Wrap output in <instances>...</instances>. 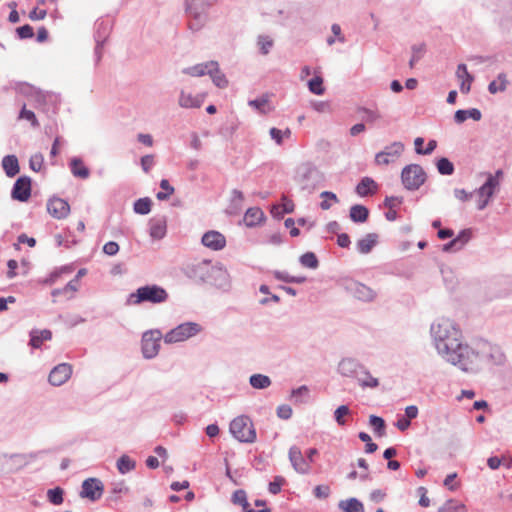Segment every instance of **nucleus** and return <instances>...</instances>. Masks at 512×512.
Segmentation results:
<instances>
[{
    "label": "nucleus",
    "mask_w": 512,
    "mask_h": 512,
    "mask_svg": "<svg viewBox=\"0 0 512 512\" xmlns=\"http://www.w3.org/2000/svg\"><path fill=\"white\" fill-rule=\"evenodd\" d=\"M430 336L438 356L466 373H478L487 365H502L506 357L499 346L487 341L474 345L464 342L462 331L451 319H436L430 326Z\"/></svg>",
    "instance_id": "nucleus-1"
},
{
    "label": "nucleus",
    "mask_w": 512,
    "mask_h": 512,
    "mask_svg": "<svg viewBox=\"0 0 512 512\" xmlns=\"http://www.w3.org/2000/svg\"><path fill=\"white\" fill-rule=\"evenodd\" d=\"M168 299L167 291L158 285H145L139 287L135 292L128 296L127 304L139 305L144 302L152 304L164 303Z\"/></svg>",
    "instance_id": "nucleus-2"
},
{
    "label": "nucleus",
    "mask_w": 512,
    "mask_h": 512,
    "mask_svg": "<svg viewBox=\"0 0 512 512\" xmlns=\"http://www.w3.org/2000/svg\"><path fill=\"white\" fill-rule=\"evenodd\" d=\"M216 0H186V11L189 16V28L199 31L208 20L207 10Z\"/></svg>",
    "instance_id": "nucleus-3"
},
{
    "label": "nucleus",
    "mask_w": 512,
    "mask_h": 512,
    "mask_svg": "<svg viewBox=\"0 0 512 512\" xmlns=\"http://www.w3.org/2000/svg\"><path fill=\"white\" fill-rule=\"evenodd\" d=\"M229 431L241 443H254L257 438L252 420L246 415L234 418L230 423Z\"/></svg>",
    "instance_id": "nucleus-4"
},
{
    "label": "nucleus",
    "mask_w": 512,
    "mask_h": 512,
    "mask_svg": "<svg viewBox=\"0 0 512 512\" xmlns=\"http://www.w3.org/2000/svg\"><path fill=\"white\" fill-rule=\"evenodd\" d=\"M297 181L303 191L312 193L324 182V176L314 165L305 163L298 168Z\"/></svg>",
    "instance_id": "nucleus-5"
},
{
    "label": "nucleus",
    "mask_w": 512,
    "mask_h": 512,
    "mask_svg": "<svg viewBox=\"0 0 512 512\" xmlns=\"http://www.w3.org/2000/svg\"><path fill=\"white\" fill-rule=\"evenodd\" d=\"M202 327L196 322H184L167 332L163 339L167 344L183 342L200 333Z\"/></svg>",
    "instance_id": "nucleus-6"
},
{
    "label": "nucleus",
    "mask_w": 512,
    "mask_h": 512,
    "mask_svg": "<svg viewBox=\"0 0 512 512\" xmlns=\"http://www.w3.org/2000/svg\"><path fill=\"white\" fill-rule=\"evenodd\" d=\"M401 180L407 190H418L426 181V172L418 164H409L402 169Z\"/></svg>",
    "instance_id": "nucleus-7"
},
{
    "label": "nucleus",
    "mask_w": 512,
    "mask_h": 512,
    "mask_svg": "<svg viewBox=\"0 0 512 512\" xmlns=\"http://www.w3.org/2000/svg\"><path fill=\"white\" fill-rule=\"evenodd\" d=\"M162 337V333L158 329L148 330L143 333L141 350L145 359H153L158 355Z\"/></svg>",
    "instance_id": "nucleus-8"
},
{
    "label": "nucleus",
    "mask_w": 512,
    "mask_h": 512,
    "mask_svg": "<svg viewBox=\"0 0 512 512\" xmlns=\"http://www.w3.org/2000/svg\"><path fill=\"white\" fill-rule=\"evenodd\" d=\"M206 283L223 291H228L230 289V275L223 264L219 262L215 264L212 263Z\"/></svg>",
    "instance_id": "nucleus-9"
},
{
    "label": "nucleus",
    "mask_w": 512,
    "mask_h": 512,
    "mask_svg": "<svg viewBox=\"0 0 512 512\" xmlns=\"http://www.w3.org/2000/svg\"><path fill=\"white\" fill-rule=\"evenodd\" d=\"M343 286L349 294H351L354 298H356L359 301L371 302L377 296L375 290L354 279L344 280Z\"/></svg>",
    "instance_id": "nucleus-10"
},
{
    "label": "nucleus",
    "mask_w": 512,
    "mask_h": 512,
    "mask_svg": "<svg viewBox=\"0 0 512 512\" xmlns=\"http://www.w3.org/2000/svg\"><path fill=\"white\" fill-rule=\"evenodd\" d=\"M104 492V485L98 478H87L82 482L80 497L92 502L99 500Z\"/></svg>",
    "instance_id": "nucleus-11"
},
{
    "label": "nucleus",
    "mask_w": 512,
    "mask_h": 512,
    "mask_svg": "<svg viewBox=\"0 0 512 512\" xmlns=\"http://www.w3.org/2000/svg\"><path fill=\"white\" fill-rule=\"evenodd\" d=\"M404 151V145L402 142L395 141L392 144L386 146L384 150L378 152L375 156V162L378 165H388L397 159Z\"/></svg>",
    "instance_id": "nucleus-12"
},
{
    "label": "nucleus",
    "mask_w": 512,
    "mask_h": 512,
    "mask_svg": "<svg viewBox=\"0 0 512 512\" xmlns=\"http://www.w3.org/2000/svg\"><path fill=\"white\" fill-rule=\"evenodd\" d=\"M31 196V179L28 176L19 177L12 188L11 197L20 202H26Z\"/></svg>",
    "instance_id": "nucleus-13"
},
{
    "label": "nucleus",
    "mask_w": 512,
    "mask_h": 512,
    "mask_svg": "<svg viewBox=\"0 0 512 512\" xmlns=\"http://www.w3.org/2000/svg\"><path fill=\"white\" fill-rule=\"evenodd\" d=\"M211 265L212 262L208 260L190 264L186 267L185 274L191 279L206 283Z\"/></svg>",
    "instance_id": "nucleus-14"
},
{
    "label": "nucleus",
    "mask_w": 512,
    "mask_h": 512,
    "mask_svg": "<svg viewBox=\"0 0 512 512\" xmlns=\"http://www.w3.org/2000/svg\"><path fill=\"white\" fill-rule=\"evenodd\" d=\"M71 375L72 366L68 363H61L51 370L48 381L53 386H61L69 380Z\"/></svg>",
    "instance_id": "nucleus-15"
},
{
    "label": "nucleus",
    "mask_w": 512,
    "mask_h": 512,
    "mask_svg": "<svg viewBox=\"0 0 512 512\" xmlns=\"http://www.w3.org/2000/svg\"><path fill=\"white\" fill-rule=\"evenodd\" d=\"M288 456L291 465L296 472L299 474H308L310 472V464L308 460L303 456L299 447H290Z\"/></svg>",
    "instance_id": "nucleus-16"
},
{
    "label": "nucleus",
    "mask_w": 512,
    "mask_h": 512,
    "mask_svg": "<svg viewBox=\"0 0 512 512\" xmlns=\"http://www.w3.org/2000/svg\"><path fill=\"white\" fill-rule=\"evenodd\" d=\"M495 184L496 182L492 180V178L486 179L485 183L476 190V193L479 196L477 202L478 210H484L489 204L491 198L497 190V188H495Z\"/></svg>",
    "instance_id": "nucleus-17"
},
{
    "label": "nucleus",
    "mask_w": 512,
    "mask_h": 512,
    "mask_svg": "<svg viewBox=\"0 0 512 512\" xmlns=\"http://www.w3.org/2000/svg\"><path fill=\"white\" fill-rule=\"evenodd\" d=\"M201 243L213 251H219L226 246V238L219 231L210 230L203 234Z\"/></svg>",
    "instance_id": "nucleus-18"
},
{
    "label": "nucleus",
    "mask_w": 512,
    "mask_h": 512,
    "mask_svg": "<svg viewBox=\"0 0 512 512\" xmlns=\"http://www.w3.org/2000/svg\"><path fill=\"white\" fill-rule=\"evenodd\" d=\"M47 210L52 217L64 219L70 212V206L65 200L55 197L47 202Z\"/></svg>",
    "instance_id": "nucleus-19"
},
{
    "label": "nucleus",
    "mask_w": 512,
    "mask_h": 512,
    "mask_svg": "<svg viewBox=\"0 0 512 512\" xmlns=\"http://www.w3.org/2000/svg\"><path fill=\"white\" fill-rule=\"evenodd\" d=\"M167 232V220L164 216H156L149 221V235L155 240L165 237Z\"/></svg>",
    "instance_id": "nucleus-20"
},
{
    "label": "nucleus",
    "mask_w": 512,
    "mask_h": 512,
    "mask_svg": "<svg viewBox=\"0 0 512 512\" xmlns=\"http://www.w3.org/2000/svg\"><path fill=\"white\" fill-rule=\"evenodd\" d=\"M471 239V230H462L454 239L443 245L444 252H456L461 250Z\"/></svg>",
    "instance_id": "nucleus-21"
},
{
    "label": "nucleus",
    "mask_w": 512,
    "mask_h": 512,
    "mask_svg": "<svg viewBox=\"0 0 512 512\" xmlns=\"http://www.w3.org/2000/svg\"><path fill=\"white\" fill-rule=\"evenodd\" d=\"M362 366L356 359L344 358L338 364V372L344 377H356Z\"/></svg>",
    "instance_id": "nucleus-22"
},
{
    "label": "nucleus",
    "mask_w": 512,
    "mask_h": 512,
    "mask_svg": "<svg viewBox=\"0 0 512 512\" xmlns=\"http://www.w3.org/2000/svg\"><path fill=\"white\" fill-rule=\"evenodd\" d=\"M204 102V95L197 94L192 95L191 93H186L185 91H181L178 104L182 108H200Z\"/></svg>",
    "instance_id": "nucleus-23"
},
{
    "label": "nucleus",
    "mask_w": 512,
    "mask_h": 512,
    "mask_svg": "<svg viewBox=\"0 0 512 512\" xmlns=\"http://www.w3.org/2000/svg\"><path fill=\"white\" fill-rule=\"evenodd\" d=\"M216 67L217 62L209 61L206 63H200L191 67L184 68L182 72L193 77H200L208 74V72H212V70H215Z\"/></svg>",
    "instance_id": "nucleus-24"
},
{
    "label": "nucleus",
    "mask_w": 512,
    "mask_h": 512,
    "mask_svg": "<svg viewBox=\"0 0 512 512\" xmlns=\"http://www.w3.org/2000/svg\"><path fill=\"white\" fill-rule=\"evenodd\" d=\"M52 332L48 329L38 330L33 329L30 331V341L29 345L35 349L41 347L44 341L51 340Z\"/></svg>",
    "instance_id": "nucleus-25"
},
{
    "label": "nucleus",
    "mask_w": 512,
    "mask_h": 512,
    "mask_svg": "<svg viewBox=\"0 0 512 512\" xmlns=\"http://www.w3.org/2000/svg\"><path fill=\"white\" fill-rule=\"evenodd\" d=\"M377 242L378 235L376 233H368L365 237L357 241L356 247L359 253L368 254L372 251Z\"/></svg>",
    "instance_id": "nucleus-26"
},
{
    "label": "nucleus",
    "mask_w": 512,
    "mask_h": 512,
    "mask_svg": "<svg viewBox=\"0 0 512 512\" xmlns=\"http://www.w3.org/2000/svg\"><path fill=\"white\" fill-rule=\"evenodd\" d=\"M265 220L263 211L258 207L247 209L244 215V222L248 227H255Z\"/></svg>",
    "instance_id": "nucleus-27"
},
{
    "label": "nucleus",
    "mask_w": 512,
    "mask_h": 512,
    "mask_svg": "<svg viewBox=\"0 0 512 512\" xmlns=\"http://www.w3.org/2000/svg\"><path fill=\"white\" fill-rule=\"evenodd\" d=\"M377 190V184L376 182L370 178V177H364L361 179V181L356 186V193L361 196L365 197L368 195H372Z\"/></svg>",
    "instance_id": "nucleus-28"
},
{
    "label": "nucleus",
    "mask_w": 512,
    "mask_h": 512,
    "mask_svg": "<svg viewBox=\"0 0 512 512\" xmlns=\"http://www.w3.org/2000/svg\"><path fill=\"white\" fill-rule=\"evenodd\" d=\"M355 378L362 388H376L379 386L378 379L373 377L364 366L361 367L358 376Z\"/></svg>",
    "instance_id": "nucleus-29"
},
{
    "label": "nucleus",
    "mask_w": 512,
    "mask_h": 512,
    "mask_svg": "<svg viewBox=\"0 0 512 512\" xmlns=\"http://www.w3.org/2000/svg\"><path fill=\"white\" fill-rule=\"evenodd\" d=\"M2 167L6 175L10 178L16 176L19 171V162L15 155H6L2 159Z\"/></svg>",
    "instance_id": "nucleus-30"
},
{
    "label": "nucleus",
    "mask_w": 512,
    "mask_h": 512,
    "mask_svg": "<svg viewBox=\"0 0 512 512\" xmlns=\"http://www.w3.org/2000/svg\"><path fill=\"white\" fill-rule=\"evenodd\" d=\"M70 170L74 177L87 179L90 175L89 169L84 165L81 158L73 157L70 160Z\"/></svg>",
    "instance_id": "nucleus-31"
},
{
    "label": "nucleus",
    "mask_w": 512,
    "mask_h": 512,
    "mask_svg": "<svg viewBox=\"0 0 512 512\" xmlns=\"http://www.w3.org/2000/svg\"><path fill=\"white\" fill-rule=\"evenodd\" d=\"M110 500L117 502L123 495L130 492V488L126 485L124 480L113 481L110 484Z\"/></svg>",
    "instance_id": "nucleus-32"
},
{
    "label": "nucleus",
    "mask_w": 512,
    "mask_h": 512,
    "mask_svg": "<svg viewBox=\"0 0 512 512\" xmlns=\"http://www.w3.org/2000/svg\"><path fill=\"white\" fill-rule=\"evenodd\" d=\"M482 113L477 108H471L467 110H457L454 115V120L456 123L461 124L466 121L468 118L473 119L474 121L481 120Z\"/></svg>",
    "instance_id": "nucleus-33"
},
{
    "label": "nucleus",
    "mask_w": 512,
    "mask_h": 512,
    "mask_svg": "<svg viewBox=\"0 0 512 512\" xmlns=\"http://www.w3.org/2000/svg\"><path fill=\"white\" fill-rule=\"evenodd\" d=\"M248 105L255 109L259 114L263 115L268 114L272 110L267 95H263L257 99L249 100Z\"/></svg>",
    "instance_id": "nucleus-34"
},
{
    "label": "nucleus",
    "mask_w": 512,
    "mask_h": 512,
    "mask_svg": "<svg viewBox=\"0 0 512 512\" xmlns=\"http://www.w3.org/2000/svg\"><path fill=\"white\" fill-rule=\"evenodd\" d=\"M116 467L120 474L125 475L136 468V461L130 456L123 454L118 458Z\"/></svg>",
    "instance_id": "nucleus-35"
},
{
    "label": "nucleus",
    "mask_w": 512,
    "mask_h": 512,
    "mask_svg": "<svg viewBox=\"0 0 512 512\" xmlns=\"http://www.w3.org/2000/svg\"><path fill=\"white\" fill-rule=\"evenodd\" d=\"M349 216L353 222L363 223L368 219L369 210L363 205L356 204L351 206Z\"/></svg>",
    "instance_id": "nucleus-36"
},
{
    "label": "nucleus",
    "mask_w": 512,
    "mask_h": 512,
    "mask_svg": "<svg viewBox=\"0 0 512 512\" xmlns=\"http://www.w3.org/2000/svg\"><path fill=\"white\" fill-rule=\"evenodd\" d=\"M272 381L269 376L256 373L249 377V384L254 389L263 390L271 385Z\"/></svg>",
    "instance_id": "nucleus-37"
},
{
    "label": "nucleus",
    "mask_w": 512,
    "mask_h": 512,
    "mask_svg": "<svg viewBox=\"0 0 512 512\" xmlns=\"http://www.w3.org/2000/svg\"><path fill=\"white\" fill-rule=\"evenodd\" d=\"M339 508L343 512H364V506L361 501L356 498H349L339 502Z\"/></svg>",
    "instance_id": "nucleus-38"
},
{
    "label": "nucleus",
    "mask_w": 512,
    "mask_h": 512,
    "mask_svg": "<svg viewBox=\"0 0 512 512\" xmlns=\"http://www.w3.org/2000/svg\"><path fill=\"white\" fill-rule=\"evenodd\" d=\"M508 80L505 73H499L496 80H493L488 85V91L491 94H496L498 92H503L507 89Z\"/></svg>",
    "instance_id": "nucleus-39"
},
{
    "label": "nucleus",
    "mask_w": 512,
    "mask_h": 512,
    "mask_svg": "<svg viewBox=\"0 0 512 512\" xmlns=\"http://www.w3.org/2000/svg\"><path fill=\"white\" fill-rule=\"evenodd\" d=\"M256 45L262 55H268L274 47V40L269 35L261 34L257 37Z\"/></svg>",
    "instance_id": "nucleus-40"
},
{
    "label": "nucleus",
    "mask_w": 512,
    "mask_h": 512,
    "mask_svg": "<svg viewBox=\"0 0 512 512\" xmlns=\"http://www.w3.org/2000/svg\"><path fill=\"white\" fill-rule=\"evenodd\" d=\"M309 388L306 385H302L291 391V399L296 404L306 403L309 398Z\"/></svg>",
    "instance_id": "nucleus-41"
},
{
    "label": "nucleus",
    "mask_w": 512,
    "mask_h": 512,
    "mask_svg": "<svg viewBox=\"0 0 512 512\" xmlns=\"http://www.w3.org/2000/svg\"><path fill=\"white\" fill-rule=\"evenodd\" d=\"M437 171L441 175L449 176L454 173V164L446 157H441L436 162Z\"/></svg>",
    "instance_id": "nucleus-42"
},
{
    "label": "nucleus",
    "mask_w": 512,
    "mask_h": 512,
    "mask_svg": "<svg viewBox=\"0 0 512 512\" xmlns=\"http://www.w3.org/2000/svg\"><path fill=\"white\" fill-rule=\"evenodd\" d=\"M152 201L150 198H140L134 203V211L140 215H147L151 211Z\"/></svg>",
    "instance_id": "nucleus-43"
},
{
    "label": "nucleus",
    "mask_w": 512,
    "mask_h": 512,
    "mask_svg": "<svg viewBox=\"0 0 512 512\" xmlns=\"http://www.w3.org/2000/svg\"><path fill=\"white\" fill-rule=\"evenodd\" d=\"M412 56L409 61V67L414 68L415 64L424 56L426 52V46L424 43L415 44L411 47Z\"/></svg>",
    "instance_id": "nucleus-44"
},
{
    "label": "nucleus",
    "mask_w": 512,
    "mask_h": 512,
    "mask_svg": "<svg viewBox=\"0 0 512 512\" xmlns=\"http://www.w3.org/2000/svg\"><path fill=\"white\" fill-rule=\"evenodd\" d=\"M438 512H468V509L464 504L451 499L440 507Z\"/></svg>",
    "instance_id": "nucleus-45"
},
{
    "label": "nucleus",
    "mask_w": 512,
    "mask_h": 512,
    "mask_svg": "<svg viewBox=\"0 0 512 512\" xmlns=\"http://www.w3.org/2000/svg\"><path fill=\"white\" fill-rule=\"evenodd\" d=\"M208 75L211 77L213 83L218 88H225L228 86V80L226 79V76L219 70L218 64L215 70L208 72Z\"/></svg>",
    "instance_id": "nucleus-46"
},
{
    "label": "nucleus",
    "mask_w": 512,
    "mask_h": 512,
    "mask_svg": "<svg viewBox=\"0 0 512 512\" xmlns=\"http://www.w3.org/2000/svg\"><path fill=\"white\" fill-rule=\"evenodd\" d=\"M299 261L302 266L310 269H316L319 266V261L313 252L304 253L301 255Z\"/></svg>",
    "instance_id": "nucleus-47"
},
{
    "label": "nucleus",
    "mask_w": 512,
    "mask_h": 512,
    "mask_svg": "<svg viewBox=\"0 0 512 512\" xmlns=\"http://www.w3.org/2000/svg\"><path fill=\"white\" fill-rule=\"evenodd\" d=\"M369 424L378 436L384 435L386 425L383 418L376 415H371L369 417Z\"/></svg>",
    "instance_id": "nucleus-48"
},
{
    "label": "nucleus",
    "mask_w": 512,
    "mask_h": 512,
    "mask_svg": "<svg viewBox=\"0 0 512 512\" xmlns=\"http://www.w3.org/2000/svg\"><path fill=\"white\" fill-rule=\"evenodd\" d=\"M160 188L163 191H160L156 194L157 199L160 201L167 200L175 191L174 187L170 185L167 179H162L160 181Z\"/></svg>",
    "instance_id": "nucleus-49"
},
{
    "label": "nucleus",
    "mask_w": 512,
    "mask_h": 512,
    "mask_svg": "<svg viewBox=\"0 0 512 512\" xmlns=\"http://www.w3.org/2000/svg\"><path fill=\"white\" fill-rule=\"evenodd\" d=\"M64 491L60 487H55L47 491V498L53 505H60L63 503Z\"/></svg>",
    "instance_id": "nucleus-50"
},
{
    "label": "nucleus",
    "mask_w": 512,
    "mask_h": 512,
    "mask_svg": "<svg viewBox=\"0 0 512 512\" xmlns=\"http://www.w3.org/2000/svg\"><path fill=\"white\" fill-rule=\"evenodd\" d=\"M308 87L311 93L316 95H322L325 91L323 87V79L320 76H315L308 81Z\"/></svg>",
    "instance_id": "nucleus-51"
},
{
    "label": "nucleus",
    "mask_w": 512,
    "mask_h": 512,
    "mask_svg": "<svg viewBox=\"0 0 512 512\" xmlns=\"http://www.w3.org/2000/svg\"><path fill=\"white\" fill-rule=\"evenodd\" d=\"M351 413L347 405H341L334 411V419L339 426L346 424L345 417Z\"/></svg>",
    "instance_id": "nucleus-52"
},
{
    "label": "nucleus",
    "mask_w": 512,
    "mask_h": 512,
    "mask_svg": "<svg viewBox=\"0 0 512 512\" xmlns=\"http://www.w3.org/2000/svg\"><path fill=\"white\" fill-rule=\"evenodd\" d=\"M44 157L41 153L32 155L29 159V167L34 172H39L42 169Z\"/></svg>",
    "instance_id": "nucleus-53"
},
{
    "label": "nucleus",
    "mask_w": 512,
    "mask_h": 512,
    "mask_svg": "<svg viewBox=\"0 0 512 512\" xmlns=\"http://www.w3.org/2000/svg\"><path fill=\"white\" fill-rule=\"evenodd\" d=\"M232 501L234 504L242 506V508H247L249 506V503L247 501V495L244 490H236L233 493Z\"/></svg>",
    "instance_id": "nucleus-54"
},
{
    "label": "nucleus",
    "mask_w": 512,
    "mask_h": 512,
    "mask_svg": "<svg viewBox=\"0 0 512 512\" xmlns=\"http://www.w3.org/2000/svg\"><path fill=\"white\" fill-rule=\"evenodd\" d=\"M19 118L23 119V120L30 121L31 125L33 127H38L39 126V122H38V120L36 118L35 113L33 111H31V110H27L25 108V106L20 111Z\"/></svg>",
    "instance_id": "nucleus-55"
},
{
    "label": "nucleus",
    "mask_w": 512,
    "mask_h": 512,
    "mask_svg": "<svg viewBox=\"0 0 512 512\" xmlns=\"http://www.w3.org/2000/svg\"><path fill=\"white\" fill-rule=\"evenodd\" d=\"M285 483V479L282 476H275L274 480L269 483V492L271 494H278L281 491V486Z\"/></svg>",
    "instance_id": "nucleus-56"
},
{
    "label": "nucleus",
    "mask_w": 512,
    "mask_h": 512,
    "mask_svg": "<svg viewBox=\"0 0 512 512\" xmlns=\"http://www.w3.org/2000/svg\"><path fill=\"white\" fill-rule=\"evenodd\" d=\"M16 33L20 39H29L34 35L33 28L28 24L18 27Z\"/></svg>",
    "instance_id": "nucleus-57"
},
{
    "label": "nucleus",
    "mask_w": 512,
    "mask_h": 512,
    "mask_svg": "<svg viewBox=\"0 0 512 512\" xmlns=\"http://www.w3.org/2000/svg\"><path fill=\"white\" fill-rule=\"evenodd\" d=\"M456 76L462 80L466 79L468 82H473L474 80V77L468 72L465 64H459L457 66Z\"/></svg>",
    "instance_id": "nucleus-58"
},
{
    "label": "nucleus",
    "mask_w": 512,
    "mask_h": 512,
    "mask_svg": "<svg viewBox=\"0 0 512 512\" xmlns=\"http://www.w3.org/2000/svg\"><path fill=\"white\" fill-rule=\"evenodd\" d=\"M95 40H96L95 56H96V61L99 62L102 57V49H103L104 43L106 41V36L104 35L103 37H101L98 34L97 36H95Z\"/></svg>",
    "instance_id": "nucleus-59"
},
{
    "label": "nucleus",
    "mask_w": 512,
    "mask_h": 512,
    "mask_svg": "<svg viewBox=\"0 0 512 512\" xmlns=\"http://www.w3.org/2000/svg\"><path fill=\"white\" fill-rule=\"evenodd\" d=\"M276 412L277 416L284 420H288L292 416V408L286 404L278 406Z\"/></svg>",
    "instance_id": "nucleus-60"
},
{
    "label": "nucleus",
    "mask_w": 512,
    "mask_h": 512,
    "mask_svg": "<svg viewBox=\"0 0 512 512\" xmlns=\"http://www.w3.org/2000/svg\"><path fill=\"white\" fill-rule=\"evenodd\" d=\"M119 251V245L118 243L114 242V241H109L107 243H105V245L103 246V252L109 256H114L118 253Z\"/></svg>",
    "instance_id": "nucleus-61"
},
{
    "label": "nucleus",
    "mask_w": 512,
    "mask_h": 512,
    "mask_svg": "<svg viewBox=\"0 0 512 512\" xmlns=\"http://www.w3.org/2000/svg\"><path fill=\"white\" fill-rule=\"evenodd\" d=\"M330 494V488L325 485H318L314 488V495L319 499L327 498Z\"/></svg>",
    "instance_id": "nucleus-62"
},
{
    "label": "nucleus",
    "mask_w": 512,
    "mask_h": 512,
    "mask_svg": "<svg viewBox=\"0 0 512 512\" xmlns=\"http://www.w3.org/2000/svg\"><path fill=\"white\" fill-rule=\"evenodd\" d=\"M154 165V157L152 155H145L141 158V166L144 172L148 173Z\"/></svg>",
    "instance_id": "nucleus-63"
},
{
    "label": "nucleus",
    "mask_w": 512,
    "mask_h": 512,
    "mask_svg": "<svg viewBox=\"0 0 512 512\" xmlns=\"http://www.w3.org/2000/svg\"><path fill=\"white\" fill-rule=\"evenodd\" d=\"M271 138L276 142V144L281 145L283 142V132L280 129L275 127L271 128L269 131Z\"/></svg>",
    "instance_id": "nucleus-64"
}]
</instances>
